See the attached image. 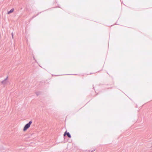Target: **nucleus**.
<instances>
[{
	"label": "nucleus",
	"instance_id": "1",
	"mask_svg": "<svg viewBox=\"0 0 152 152\" xmlns=\"http://www.w3.org/2000/svg\"><path fill=\"white\" fill-rule=\"evenodd\" d=\"M32 123V121H30L28 123L26 124L23 129V131H26L28 128H29Z\"/></svg>",
	"mask_w": 152,
	"mask_h": 152
},
{
	"label": "nucleus",
	"instance_id": "3",
	"mask_svg": "<svg viewBox=\"0 0 152 152\" xmlns=\"http://www.w3.org/2000/svg\"><path fill=\"white\" fill-rule=\"evenodd\" d=\"M14 10L13 9H11L10 11H9L8 12V13H7L8 14H10L13 12L14 11Z\"/></svg>",
	"mask_w": 152,
	"mask_h": 152
},
{
	"label": "nucleus",
	"instance_id": "4",
	"mask_svg": "<svg viewBox=\"0 0 152 152\" xmlns=\"http://www.w3.org/2000/svg\"><path fill=\"white\" fill-rule=\"evenodd\" d=\"M3 80V81H2L1 82V83L3 84H4V81H5V80Z\"/></svg>",
	"mask_w": 152,
	"mask_h": 152
},
{
	"label": "nucleus",
	"instance_id": "2",
	"mask_svg": "<svg viewBox=\"0 0 152 152\" xmlns=\"http://www.w3.org/2000/svg\"><path fill=\"white\" fill-rule=\"evenodd\" d=\"M66 135L69 138H70L71 137V136L69 133V132H66V131L64 133V136H65Z\"/></svg>",
	"mask_w": 152,
	"mask_h": 152
}]
</instances>
